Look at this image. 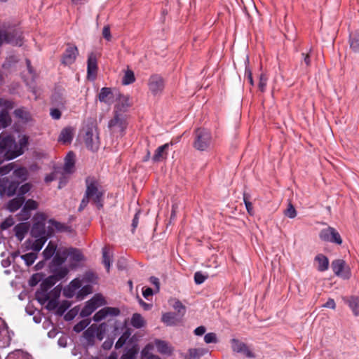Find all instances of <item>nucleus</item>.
Here are the masks:
<instances>
[{"mask_svg": "<svg viewBox=\"0 0 359 359\" xmlns=\"http://www.w3.org/2000/svg\"><path fill=\"white\" fill-rule=\"evenodd\" d=\"M119 313L120 310L118 308L104 307L95 313L93 319L95 322H100L108 316H117Z\"/></svg>", "mask_w": 359, "mask_h": 359, "instance_id": "obj_14", "label": "nucleus"}, {"mask_svg": "<svg viewBox=\"0 0 359 359\" xmlns=\"http://www.w3.org/2000/svg\"><path fill=\"white\" fill-rule=\"evenodd\" d=\"M68 273L69 270L66 267H60L55 270L53 275L51 276H53L56 282H57L64 278Z\"/></svg>", "mask_w": 359, "mask_h": 359, "instance_id": "obj_41", "label": "nucleus"}, {"mask_svg": "<svg viewBox=\"0 0 359 359\" xmlns=\"http://www.w3.org/2000/svg\"><path fill=\"white\" fill-rule=\"evenodd\" d=\"M172 307L175 311H177V313H175L182 318L186 313V307L182 304V303L179 300H176L173 304Z\"/></svg>", "mask_w": 359, "mask_h": 359, "instance_id": "obj_42", "label": "nucleus"}, {"mask_svg": "<svg viewBox=\"0 0 359 359\" xmlns=\"http://www.w3.org/2000/svg\"><path fill=\"white\" fill-rule=\"evenodd\" d=\"M0 107H3V109H6L8 111L14 107V103L12 101L0 98Z\"/></svg>", "mask_w": 359, "mask_h": 359, "instance_id": "obj_54", "label": "nucleus"}, {"mask_svg": "<svg viewBox=\"0 0 359 359\" xmlns=\"http://www.w3.org/2000/svg\"><path fill=\"white\" fill-rule=\"evenodd\" d=\"M75 154L73 151H69L65 158V165L63 170L66 173H72L74 170Z\"/></svg>", "mask_w": 359, "mask_h": 359, "instance_id": "obj_22", "label": "nucleus"}, {"mask_svg": "<svg viewBox=\"0 0 359 359\" xmlns=\"http://www.w3.org/2000/svg\"><path fill=\"white\" fill-rule=\"evenodd\" d=\"M14 168V164L13 163H8L4 166L0 167V173L1 175H6L9 173Z\"/></svg>", "mask_w": 359, "mask_h": 359, "instance_id": "obj_61", "label": "nucleus"}, {"mask_svg": "<svg viewBox=\"0 0 359 359\" xmlns=\"http://www.w3.org/2000/svg\"><path fill=\"white\" fill-rule=\"evenodd\" d=\"M48 223L52 225V226L54 227L57 231H62L65 230V229L66 228L65 224H63L59 222H57L53 219H50L48 221Z\"/></svg>", "mask_w": 359, "mask_h": 359, "instance_id": "obj_60", "label": "nucleus"}, {"mask_svg": "<svg viewBox=\"0 0 359 359\" xmlns=\"http://www.w3.org/2000/svg\"><path fill=\"white\" fill-rule=\"evenodd\" d=\"M204 341L206 344L217 343V339L216 334L214 332H209L204 337Z\"/></svg>", "mask_w": 359, "mask_h": 359, "instance_id": "obj_56", "label": "nucleus"}, {"mask_svg": "<svg viewBox=\"0 0 359 359\" xmlns=\"http://www.w3.org/2000/svg\"><path fill=\"white\" fill-rule=\"evenodd\" d=\"M90 200H91L89 196H88L86 194H84L81 201V203H80V205L78 208V211L79 212H81L83 211L86 208V206L88 205Z\"/></svg>", "mask_w": 359, "mask_h": 359, "instance_id": "obj_59", "label": "nucleus"}, {"mask_svg": "<svg viewBox=\"0 0 359 359\" xmlns=\"http://www.w3.org/2000/svg\"><path fill=\"white\" fill-rule=\"evenodd\" d=\"M36 297L41 304H44L50 299L49 294L41 290L36 291Z\"/></svg>", "mask_w": 359, "mask_h": 359, "instance_id": "obj_45", "label": "nucleus"}, {"mask_svg": "<svg viewBox=\"0 0 359 359\" xmlns=\"http://www.w3.org/2000/svg\"><path fill=\"white\" fill-rule=\"evenodd\" d=\"M170 145H172V142L158 147L156 149L154 154L151 158L152 161L158 163L166 159Z\"/></svg>", "mask_w": 359, "mask_h": 359, "instance_id": "obj_18", "label": "nucleus"}, {"mask_svg": "<svg viewBox=\"0 0 359 359\" xmlns=\"http://www.w3.org/2000/svg\"><path fill=\"white\" fill-rule=\"evenodd\" d=\"M351 48L355 53H359V31L355 32L350 39Z\"/></svg>", "mask_w": 359, "mask_h": 359, "instance_id": "obj_43", "label": "nucleus"}, {"mask_svg": "<svg viewBox=\"0 0 359 359\" xmlns=\"http://www.w3.org/2000/svg\"><path fill=\"white\" fill-rule=\"evenodd\" d=\"M86 185L85 194L90 197L97 209L102 208L104 192L99 189L98 181L94 177H88L86 179Z\"/></svg>", "mask_w": 359, "mask_h": 359, "instance_id": "obj_2", "label": "nucleus"}, {"mask_svg": "<svg viewBox=\"0 0 359 359\" xmlns=\"http://www.w3.org/2000/svg\"><path fill=\"white\" fill-rule=\"evenodd\" d=\"M284 213L285 216L291 219H293L297 216V211L291 203H289L287 208L285 210Z\"/></svg>", "mask_w": 359, "mask_h": 359, "instance_id": "obj_50", "label": "nucleus"}, {"mask_svg": "<svg viewBox=\"0 0 359 359\" xmlns=\"http://www.w3.org/2000/svg\"><path fill=\"white\" fill-rule=\"evenodd\" d=\"M207 278L208 276H204L201 271H197L194 274V281L197 285L202 284Z\"/></svg>", "mask_w": 359, "mask_h": 359, "instance_id": "obj_57", "label": "nucleus"}, {"mask_svg": "<svg viewBox=\"0 0 359 359\" xmlns=\"http://www.w3.org/2000/svg\"><path fill=\"white\" fill-rule=\"evenodd\" d=\"M182 318L175 313L167 312L163 314L161 320L168 326L176 325L181 321Z\"/></svg>", "mask_w": 359, "mask_h": 359, "instance_id": "obj_20", "label": "nucleus"}, {"mask_svg": "<svg viewBox=\"0 0 359 359\" xmlns=\"http://www.w3.org/2000/svg\"><path fill=\"white\" fill-rule=\"evenodd\" d=\"M46 302H48L46 309L50 311L55 309L58 306V302L55 299H49Z\"/></svg>", "mask_w": 359, "mask_h": 359, "instance_id": "obj_62", "label": "nucleus"}, {"mask_svg": "<svg viewBox=\"0 0 359 359\" xmlns=\"http://www.w3.org/2000/svg\"><path fill=\"white\" fill-rule=\"evenodd\" d=\"M126 127L127 122L125 116L121 113H118L117 111H114V118L108 123V128L110 131L114 134L122 136Z\"/></svg>", "mask_w": 359, "mask_h": 359, "instance_id": "obj_5", "label": "nucleus"}, {"mask_svg": "<svg viewBox=\"0 0 359 359\" xmlns=\"http://www.w3.org/2000/svg\"><path fill=\"white\" fill-rule=\"evenodd\" d=\"M57 245L50 241L43 252V257L46 260L50 259L55 253Z\"/></svg>", "mask_w": 359, "mask_h": 359, "instance_id": "obj_30", "label": "nucleus"}, {"mask_svg": "<svg viewBox=\"0 0 359 359\" xmlns=\"http://www.w3.org/2000/svg\"><path fill=\"white\" fill-rule=\"evenodd\" d=\"M135 81L134 72L130 69H127L122 79L123 85H129Z\"/></svg>", "mask_w": 359, "mask_h": 359, "instance_id": "obj_39", "label": "nucleus"}, {"mask_svg": "<svg viewBox=\"0 0 359 359\" xmlns=\"http://www.w3.org/2000/svg\"><path fill=\"white\" fill-rule=\"evenodd\" d=\"M102 263L104 264L107 271L109 272L111 266V258L109 249L107 246L102 248Z\"/></svg>", "mask_w": 359, "mask_h": 359, "instance_id": "obj_37", "label": "nucleus"}, {"mask_svg": "<svg viewBox=\"0 0 359 359\" xmlns=\"http://www.w3.org/2000/svg\"><path fill=\"white\" fill-rule=\"evenodd\" d=\"M92 292L93 289L91 285H85L82 287L81 289L79 291L77 298L79 299H83L86 295L92 293Z\"/></svg>", "mask_w": 359, "mask_h": 359, "instance_id": "obj_46", "label": "nucleus"}, {"mask_svg": "<svg viewBox=\"0 0 359 359\" xmlns=\"http://www.w3.org/2000/svg\"><path fill=\"white\" fill-rule=\"evenodd\" d=\"M67 255L70 256L72 260L79 262L83 259L82 252L76 248H69L67 250Z\"/></svg>", "mask_w": 359, "mask_h": 359, "instance_id": "obj_33", "label": "nucleus"}, {"mask_svg": "<svg viewBox=\"0 0 359 359\" xmlns=\"http://www.w3.org/2000/svg\"><path fill=\"white\" fill-rule=\"evenodd\" d=\"M136 354L135 350L133 348H130L125 353L122 357L121 359H133L135 358V355Z\"/></svg>", "mask_w": 359, "mask_h": 359, "instance_id": "obj_64", "label": "nucleus"}, {"mask_svg": "<svg viewBox=\"0 0 359 359\" xmlns=\"http://www.w3.org/2000/svg\"><path fill=\"white\" fill-rule=\"evenodd\" d=\"M39 204L38 203L33 200L29 199L27 200L20 212L19 213V217L20 220H27L31 217L30 211L35 210L38 208Z\"/></svg>", "mask_w": 359, "mask_h": 359, "instance_id": "obj_15", "label": "nucleus"}, {"mask_svg": "<svg viewBox=\"0 0 359 359\" xmlns=\"http://www.w3.org/2000/svg\"><path fill=\"white\" fill-rule=\"evenodd\" d=\"M314 261L318 264L317 270L318 271L323 272L328 269L329 259L325 255L318 254L315 257Z\"/></svg>", "mask_w": 359, "mask_h": 359, "instance_id": "obj_23", "label": "nucleus"}, {"mask_svg": "<svg viewBox=\"0 0 359 359\" xmlns=\"http://www.w3.org/2000/svg\"><path fill=\"white\" fill-rule=\"evenodd\" d=\"M14 224V219L13 217H9L6 218L1 224V228L3 230L7 229Z\"/></svg>", "mask_w": 359, "mask_h": 359, "instance_id": "obj_58", "label": "nucleus"}, {"mask_svg": "<svg viewBox=\"0 0 359 359\" xmlns=\"http://www.w3.org/2000/svg\"><path fill=\"white\" fill-rule=\"evenodd\" d=\"M130 324L135 328L140 329L145 325V320L140 313H135L131 318Z\"/></svg>", "mask_w": 359, "mask_h": 359, "instance_id": "obj_29", "label": "nucleus"}, {"mask_svg": "<svg viewBox=\"0 0 359 359\" xmlns=\"http://www.w3.org/2000/svg\"><path fill=\"white\" fill-rule=\"evenodd\" d=\"M84 142L89 149L92 151L97 150L99 147V138L96 130L93 128H88L85 131Z\"/></svg>", "mask_w": 359, "mask_h": 359, "instance_id": "obj_12", "label": "nucleus"}, {"mask_svg": "<svg viewBox=\"0 0 359 359\" xmlns=\"http://www.w3.org/2000/svg\"><path fill=\"white\" fill-rule=\"evenodd\" d=\"M56 283L53 276H50L41 282L40 290L48 292Z\"/></svg>", "mask_w": 359, "mask_h": 359, "instance_id": "obj_36", "label": "nucleus"}, {"mask_svg": "<svg viewBox=\"0 0 359 359\" xmlns=\"http://www.w3.org/2000/svg\"><path fill=\"white\" fill-rule=\"evenodd\" d=\"M212 145L211 133L205 128H197L194 133L193 147L198 151H208Z\"/></svg>", "mask_w": 359, "mask_h": 359, "instance_id": "obj_3", "label": "nucleus"}, {"mask_svg": "<svg viewBox=\"0 0 359 359\" xmlns=\"http://www.w3.org/2000/svg\"><path fill=\"white\" fill-rule=\"evenodd\" d=\"M129 337V334L127 332H125L123 334L122 336L119 337V339L117 340L115 344V348L118 349L121 348L126 342V340Z\"/></svg>", "mask_w": 359, "mask_h": 359, "instance_id": "obj_53", "label": "nucleus"}, {"mask_svg": "<svg viewBox=\"0 0 359 359\" xmlns=\"http://www.w3.org/2000/svg\"><path fill=\"white\" fill-rule=\"evenodd\" d=\"M331 266L336 276L341 277L344 279H348L350 278L349 268L346 266V262L343 259H335L332 261Z\"/></svg>", "mask_w": 359, "mask_h": 359, "instance_id": "obj_11", "label": "nucleus"}, {"mask_svg": "<svg viewBox=\"0 0 359 359\" xmlns=\"http://www.w3.org/2000/svg\"><path fill=\"white\" fill-rule=\"evenodd\" d=\"M319 238L323 241L337 245H341L343 242L339 232L332 226L321 229L319 233Z\"/></svg>", "mask_w": 359, "mask_h": 359, "instance_id": "obj_7", "label": "nucleus"}, {"mask_svg": "<svg viewBox=\"0 0 359 359\" xmlns=\"http://www.w3.org/2000/svg\"><path fill=\"white\" fill-rule=\"evenodd\" d=\"M77 47L72 43H67V48L61 55V65L64 66H70L74 64L79 55Z\"/></svg>", "mask_w": 359, "mask_h": 359, "instance_id": "obj_8", "label": "nucleus"}, {"mask_svg": "<svg viewBox=\"0 0 359 359\" xmlns=\"http://www.w3.org/2000/svg\"><path fill=\"white\" fill-rule=\"evenodd\" d=\"M27 266H30L34 264L37 258V254L36 252H29L21 256Z\"/></svg>", "mask_w": 359, "mask_h": 359, "instance_id": "obj_40", "label": "nucleus"}, {"mask_svg": "<svg viewBox=\"0 0 359 359\" xmlns=\"http://www.w3.org/2000/svg\"><path fill=\"white\" fill-rule=\"evenodd\" d=\"M346 303L352 310L353 314L358 316L359 315V298L352 296L346 301Z\"/></svg>", "mask_w": 359, "mask_h": 359, "instance_id": "obj_31", "label": "nucleus"}, {"mask_svg": "<svg viewBox=\"0 0 359 359\" xmlns=\"http://www.w3.org/2000/svg\"><path fill=\"white\" fill-rule=\"evenodd\" d=\"M20 183L10 181L8 178L0 179V196H13L15 194Z\"/></svg>", "mask_w": 359, "mask_h": 359, "instance_id": "obj_10", "label": "nucleus"}, {"mask_svg": "<svg viewBox=\"0 0 359 359\" xmlns=\"http://www.w3.org/2000/svg\"><path fill=\"white\" fill-rule=\"evenodd\" d=\"M154 343L160 353L167 355H170L172 353L173 348L165 341L156 339Z\"/></svg>", "mask_w": 359, "mask_h": 359, "instance_id": "obj_21", "label": "nucleus"}, {"mask_svg": "<svg viewBox=\"0 0 359 359\" xmlns=\"http://www.w3.org/2000/svg\"><path fill=\"white\" fill-rule=\"evenodd\" d=\"M311 64V56L309 53H302V61L301 65L303 67L305 65V69L306 70L309 67H310Z\"/></svg>", "mask_w": 359, "mask_h": 359, "instance_id": "obj_48", "label": "nucleus"}, {"mask_svg": "<svg viewBox=\"0 0 359 359\" xmlns=\"http://www.w3.org/2000/svg\"><path fill=\"white\" fill-rule=\"evenodd\" d=\"M98 100L101 102H104L110 105L114 102V95L110 88L104 87L101 88L98 94Z\"/></svg>", "mask_w": 359, "mask_h": 359, "instance_id": "obj_19", "label": "nucleus"}, {"mask_svg": "<svg viewBox=\"0 0 359 359\" xmlns=\"http://www.w3.org/2000/svg\"><path fill=\"white\" fill-rule=\"evenodd\" d=\"M61 292V287L60 285L56 286L48 294L49 297H53V299H57Z\"/></svg>", "mask_w": 359, "mask_h": 359, "instance_id": "obj_63", "label": "nucleus"}, {"mask_svg": "<svg viewBox=\"0 0 359 359\" xmlns=\"http://www.w3.org/2000/svg\"><path fill=\"white\" fill-rule=\"evenodd\" d=\"M28 144V137L23 135L17 143L14 137L8 134H0V165L5 161L14 159L24 153Z\"/></svg>", "mask_w": 359, "mask_h": 359, "instance_id": "obj_1", "label": "nucleus"}, {"mask_svg": "<svg viewBox=\"0 0 359 359\" xmlns=\"http://www.w3.org/2000/svg\"><path fill=\"white\" fill-rule=\"evenodd\" d=\"M208 353V350L203 348H190L188 353L184 357V359H200Z\"/></svg>", "mask_w": 359, "mask_h": 359, "instance_id": "obj_26", "label": "nucleus"}, {"mask_svg": "<svg viewBox=\"0 0 359 359\" xmlns=\"http://www.w3.org/2000/svg\"><path fill=\"white\" fill-rule=\"evenodd\" d=\"M25 196H17L15 198L9 201L7 204V209L11 212H14L18 210L25 203Z\"/></svg>", "mask_w": 359, "mask_h": 359, "instance_id": "obj_25", "label": "nucleus"}, {"mask_svg": "<svg viewBox=\"0 0 359 359\" xmlns=\"http://www.w3.org/2000/svg\"><path fill=\"white\" fill-rule=\"evenodd\" d=\"M81 287V280L79 279H74L70 283L69 288L64 290V295L67 297H72L74 295V292Z\"/></svg>", "mask_w": 359, "mask_h": 359, "instance_id": "obj_28", "label": "nucleus"}, {"mask_svg": "<svg viewBox=\"0 0 359 359\" xmlns=\"http://www.w3.org/2000/svg\"><path fill=\"white\" fill-rule=\"evenodd\" d=\"M98 71L97 56L94 52H91L88 55L87 60V77L90 80H95Z\"/></svg>", "mask_w": 359, "mask_h": 359, "instance_id": "obj_13", "label": "nucleus"}, {"mask_svg": "<svg viewBox=\"0 0 359 359\" xmlns=\"http://www.w3.org/2000/svg\"><path fill=\"white\" fill-rule=\"evenodd\" d=\"M97 276L92 271H87L83 277V280L86 283H95L97 279Z\"/></svg>", "mask_w": 359, "mask_h": 359, "instance_id": "obj_52", "label": "nucleus"}, {"mask_svg": "<svg viewBox=\"0 0 359 359\" xmlns=\"http://www.w3.org/2000/svg\"><path fill=\"white\" fill-rule=\"evenodd\" d=\"M148 86L152 95H160L163 93L165 87L164 79L161 75L153 74L149 79Z\"/></svg>", "mask_w": 359, "mask_h": 359, "instance_id": "obj_9", "label": "nucleus"}, {"mask_svg": "<svg viewBox=\"0 0 359 359\" xmlns=\"http://www.w3.org/2000/svg\"><path fill=\"white\" fill-rule=\"evenodd\" d=\"M73 139V129L70 127L65 128L60 133L59 141L63 144H68Z\"/></svg>", "mask_w": 359, "mask_h": 359, "instance_id": "obj_27", "label": "nucleus"}, {"mask_svg": "<svg viewBox=\"0 0 359 359\" xmlns=\"http://www.w3.org/2000/svg\"><path fill=\"white\" fill-rule=\"evenodd\" d=\"M243 201H244L248 212L250 215H254L253 207H252V203L250 201V196L248 194H243Z\"/></svg>", "mask_w": 359, "mask_h": 359, "instance_id": "obj_51", "label": "nucleus"}, {"mask_svg": "<svg viewBox=\"0 0 359 359\" xmlns=\"http://www.w3.org/2000/svg\"><path fill=\"white\" fill-rule=\"evenodd\" d=\"M29 229V224L27 222L20 223L14 227L15 235L20 241L23 240Z\"/></svg>", "mask_w": 359, "mask_h": 359, "instance_id": "obj_24", "label": "nucleus"}, {"mask_svg": "<svg viewBox=\"0 0 359 359\" xmlns=\"http://www.w3.org/2000/svg\"><path fill=\"white\" fill-rule=\"evenodd\" d=\"M89 324L90 320L88 319L82 320L74 325V330L76 332H80L83 330Z\"/></svg>", "mask_w": 359, "mask_h": 359, "instance_id": "obj_49", "label": "nucleus"}, {"mask_svg": "<svg viewBox=\"0 0 359 359\" xmlns=\"http://www.w3.org/2000/svg\"><path fill=\"white\" fill-rule=\"evenodd\" d=\"M47 216L43 212H37L33 217V225L31 229V235L33 237L47 236L50 237L54 231L53 228L46 229L45 222Z\"/></svg>", "mask_w": 359, "mask_h": 359, "instance_id": "obj_4", "label": "nucleus"}, {"mask_svg": "<svg viewBox=\"0 0 359 359\" xmlns=\"http://www.w3.org/2000/svg\"><path fill=\"white\" fill-rule=\"evenodd\" d=\"M268 81V76L262 73L259 76V83H258V88L261 92H264L266 90V85Z\"/></svg>", "mask_w": 359, "mask_h": 359, "instance_id": "obj_47", "label": "nucleus"}, {"mask_svg": "<svg viewBox=\"0 0 359 359\" xmlns=\"http://www.w3.org/2000/svg\"><path fill=\"white\" fill-rule=\"evenodd\" d=\"M106 323H103L99 325H96L95 327V334L98 340L102 341L104 338V334L105 332Z\"/></svg>", "mask_w": 359, "mask_h": 359, "instance_id": "obj_44", "label": "nucleus"}, {"mask_svg": "<svg viewBox=\"0 0 359 359\" xmlns=\"http://www.w3.org/2000/svg\"><path fill=\"white\" fill-rule=\"evenodd\" d=\"M106 300L101 294H96L88 300L80 313L81 317H88L99 306L105 305Z\"/></svg>", "mask_w": 359, "mask_h": 359, "instance_id": "obj_6", "label": "nucleus"}, {"mask_svg": "<svg viewBox=\"0 0 359 359\" xmlns=\"http://www.w3.org/2000/svg\"><path fill=\"white\" fill-rule=\"evenodd\" d=\"M11 123V118L9 116L8 111L6 109H2L0 111V128H6Z\"/></svg>", "mask_w": 359, "mask_h": 359, "instance_id": "obj_35", "label": "nucleus"}, {"mask_svg": "<svg viewBox=\"0 0 359 359\" xmlns=\"http://www.w3.org/2000/svg\"><path fill=\"white\" fill-rule=\"evenodd\" d=\"M31 187L32 186L29 183H26L25 184H22L20 187H18L19 189L18 196H24L25 194L29 191Z\"/></svg>", "mask_w": 359, "mask_h": 359, "instance_id": "obj_55", "label": "nucleus"}, {"mask_svg": "<svg viewBox=\"0 0 359 359\" xmlns=\"http://www.w3.org/2000/svg\"><path fill=\"white\" fill-rule=\"evenodd\" d=\"M4 39L6 43L20 46L22 45L21 36L19 32L15 29L10 31H4Z\"/></svg>", "mask_w": 359, "mask_h": 359, "instance_id": "obj_16", "label": "nucleus"}, {"mask_svg": "<svg viewBox=\"0 0 359 359\" xmlns=\"http://www.w3.org/2000/svg\"><path fill=\"white\" fill-rule=\"evenodd\" d=\"M67 257V249L65 250L62 253L59 252H56L55 255L52 263L54 266H61L66 260Z\"/></svg>", "mask_w": 359, "mask_h": 359, "instance_id": "obj_34", "label": "nucleus"}, {"mask_svg": "<svg viewBox=\"0 0 359 359\" xmlns=\"http://www.w3.org/2000/svg\"><path fill=\"white\" fill-rule=\"evenodd\" d=\"M231 348L233 351L244 354L248 358L254 357V354L248 348V346L236 339H232L231 340Z\"/></svg>", "mask_w": 359, "mask_h": 359, "instance_id": "obj_17", "label": "nucleus"}, {"mask_svg": "<svg viewBox=\"0 0 359 359\" xmlns=\"http://www.w3.org/2000/svg\"><path fill=\"white\" fill-rule=\"evenodd\" d=\"M35 238H36V240L32 243V249L34 251H35V252L36 253L41 250L43 245L47 241V240L49 237H48L47 236H39V237H35Z\"/></svg>", "mask_w": 359, "mask_h": 359, "instance_id": "obj_32", "label": "nucleus"}, {"mask_svg": "<svg viewBox=\"0 0 359 359\" xmlns=\"http://www.w3.org/2000/svg\"><path fill=\"white\" fill-rule=\"evenodd\" d=\"M129 100L126 97H121L119 98V102L115 106L114 111H118L120 113L121 111H125L126 109L130 106L128 102Z\"/></svg>", "mask_w": 359, "mask_h": 359, "instance_id": "obj_38", "label": "nucleus"}]
</instances>
